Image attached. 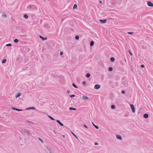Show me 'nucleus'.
Listing matches in <instances>:
<instances>
[{
	"instance_id": "obj_22",
	"label": "nucleus",
	"mask_w": 153,
	"mask_h": 153,
	"mask_svg": "<svg viewBox=\"0 0 153 153\" xmlns=\"http://www.w3.org/2000/svg\"><path fill=\"white\" fill-rule=\"evenodd\" d=\"M22 94L21 93L19 92H18L17 94L15 96H21V95Z\"/></svg>"
},
{
	"instance_id": "obj_27",
	"label": "nucleus",
	"mask_w": 153,
	"mask_h": 153,
	"mask_svg": "<svg viewBox=\"0 0 153 153\" xmlns=\"http://www.w3.org/2000/svg\"><path fill=\"white\" fill-rule=\"evenodd\" d=\"M79 38V37L78 35H76L75 36V39L76 40H78Z\"/></svg>"
},
{
	"instance_id": "obj_15",
	"label": "nucleus",
	"mask_w": 153,
	"mask_h": 153,
	"mask_svg": "<svg viewBox=\"0 0 153 153\" xmlns=\"http://www.w3.org/2000/svg\"><path fill=\"white\" fill-rule=\"evenodd\" d=\"M69 110H75L76 109V108H74L72 107H71L69 108Z\"/></svg>"
},
{
	"instance_id": "obj_32",
	"label": "nucleus",
	"mask_w": 153,
	"mask_h": 153,
	"mask_svg": "<svg viewBox=\"0 0 153 153\" xmlns=\"http://www.w3.org/2000/svg\"><path fill=\"white\" fill-rule=\"evenodd\" d=\"M2 16L4 18H6L7 17L6 15L4 14L2 15Z\"/></svg>"
},
{
	"instance_id": "obj_10",
	"label": "nucleus",
	"mask_w": 153,
	"mask_h": 153,
	"mask_svg": "<svg viewBox=\"0 0 153 153\" xmlns=\"http://www.w3.org/2000/svg\"><path fill=\"white\" fill-rule=\"evenodd\" d=\"M148 117L149 115L147 114H145L143 115V117L145 118H148Z\"/></svg>"
},
{
	"instance_id": "obj_4",
	"label": "nucleus",
	"mask_w": 153,
	"mask_h": 153,
	"mask_svg": "<svg viewBox=\"0 0 153 153\" xmlns=\"http://www.w3.org/2000/svg\"><path fill=\"white\" fill-rule=\"evenodd\" d=\"M100 21L101 23L104 24L105 23L107 22L106 19H100Z\"/></svg>"
},
{
	"instance_id": "obj_36",
	"label": "nucleus",
	"mask_w": 153,
	"mask_h": 153,
	"mask_svg": "<svg viewBox=\"0 0 153 153\" xmlns=\"http://www.w3.org/2000/svg\"><path fill=\"white\" fill-rule=\"evenodd\" d=\"M83 126L85 127V128H86L87 129H88V127L86 126L85 125V124H84L83 125Z\"/></svg>"
},
{
	"instance_id": "obj_39",
	"label": "nucleus",
	"mask_w": 153,
	"mask_h": 153,
	"mask_svg": "<svg viewBox=\"0 0 153 153\" xmlns=\"http://www.w3.org/2000/svg\"><path fill=\"white\" fill-rule=\"evenodd\" d=\"M72 134H73V135L75 137H76L78 139V138L76 137V135L74 134L73 132H72Z\"/></svg>"
},
{
	"instance_id": "obj_23",
	"label": "nucleus",
	"mask_w": 153,
	"mask_h": 153,
	"mask_svg": "<svg viewBox=\"0 0 153 153\" xmlns=\"http://www.w3.org/2000/svg\"><path fill=\"white\" fill-rule=\"evenodd\" d=\"M48 117L50 118L52 120H55V119L53 118V117H51V116H48Z\"/></svg>"
},
{
	"instance_id": "obj_17",
	"label": "nucleus",
	"mask_w": 153,
	"mask_h": 153,
	"mask_svg": "<svg viewBox=\"0 0 153 153\" xmlns=\"http://www.w3.org/2000/svg\"><path fill=\"white\" fill-rule=\"evenodd\" d=\"M90 76V74L89 73H88L86 74V76L87 78H89Z\"/></svg>"
},
{
	"instance_id": "obj_30",
	"label": "nucleus",
	"mask_w": 153,
	"mask_h": 153,
	"mask_svg": "<svg viewBox=\"0 0 153 153\" xmlns=\"http://www.w3.org/2000/svg\"><path fill=\"white\" fill-rule=\"evenodd\" d=\"M82 83L84 85H86V82L85 81H83V82Z\"/></svg>"
},
{
	"instance_id": "obj_12",
	"label": "nucleus",
	"mask_w": 153,
	"mask_h": 153,
	"mask_svg": "<svg viewBox=\"0 0 153 153\" xmlns=\"http://www.w3.org/2000/svg\"><path fill=\"white\" fill-rule=\"evenodd\" d=\"M92 124L94 126V127H95L96 129H98L99 128V127H98V126H96V125H95L94 124V123L93 122H92Z\"/></svg>"
},
{
	"instance_id": "obj_34",
	"label": "nucleus",
	"mask_w": 153,
	"mask_h": 153,
	"mask_svg": "<svg viewBox=\"0 0 153 153\" xmlns=\"http://www.w3.org/2000/svg\"><path fill=\"white\" fill-rule=\"evenodd\" d=\"M21 132L22 134H25V131H24V130H22L21 131Z\"/></svg>"
},
{
	"instance_id": "obj_9",
	"label": "nucleus",
	"mask_w": 153,
	"mask_h": 153,
	"mask_svg": "<svg viewBox=\"0 0 153 153\" xmlns=\"http://www.w3.org/2000/svg\"><path fill=\"white\" fill-rule=\"evenodd\" d=\"M56 122L58 123L61 126H63L64 125L59 120H56Z\"/></svg>"
},
{
	"instance_id": "obj_41",
	"label": "nucleus",
	"mask_w": 153,
	"mask_h": 153,
	"mask_svg": "<svg viewBox=\"0 0 153 153\" xmlns=\"http://www.w3.org/2000/svg\"><path fill=\"white\" fill-rule=\"evenodd\" d=\"M66 92L67 94H68L70 93V91L69 90H68Z\"/></svg>"
},
{
	"instance_id": "obj_29",
	"label": "nucleus",
	"mask_w": 153,
	"mask_h": 153,
	"mask_svg": "<svg viewBox=\"0 0 153 153\" xmlns=\"http://www.w3.org/2000/svg\"><path fill=\"white\" fill-rule=\"evenodd\" d=\"M128 51H129V52L130 54V55H131V56H132L133 55V54L132 53V52H131V51H130V50H128Z\"/></svg>"
},
{
	"instance_id": "obj_19",
	"label": "nucleus",
	"mask_w": 153,
	"mask_h": 153,
	"mask_svg": "<svg viewBox=\"0 0 153 153\" xmlns=\"http://www.w3.org/2000/svg\"><path fill=\"white\" fill-rule=\"evenodd\" d=\"M6 59H4L2 61V63H4L6 62Z\"/></svg>"
},
{
	"instance_id": "obj_16",
	"label": "nucleus",
	"mask_w": 153,
	"mask_h": 153,
	"mask_svg": "<svg viewBox=\"0 0 153 153\" xmlns=\"http://www.w3.org/2000/svg\"><path fill=\"white\" fill-rule=\"evenodd\" d=\"M24 17L25 19H27L28 18V16L27 14H25L24 15Z\"/></svg>"
},
{
	"instance_id": "obj_26",
	"label": "nucleus",
	"mask_w": 153,
	"mask_h": 153,
	"mask_svg": "<svg viewBox=\"0 0 153 153\" xmlns=\"http://www.w3.org/2000/svg\"><path fill=\"white\" fill-rule=\"evenodd\" d=\"M124 86L126 87H127L128 86V83L127 82H124Z\"/></svg>"
},
{
	"instance_id": "obj_46",
	"label": "nucleus",
	"mask_w": 153,
	"mask_h": 153,
	"mask_svg": "<svg viewBox=\"0 0 153 153\" xmlns=\"http://www.w3.org/2000/svg\"><path fill=\"white\" fill-rule=\"evenodd\" d=\"M100 3L101 4H102V1H100Z\"/></svg>"
},
{
	"instance_id": "obj_47",
	"label": "nucleus",
	"mask_w": 153,
	"mask_h": 153,
	"mask_svg": "<svg viewBox=\"0 0 153 153\" xmlns=\"http://www.w3.org/2000/svg\"><path fill=\"white\" fill-rule=\"evenodd\" d=\"M16 97V100H17V98L19 97V96H15Z\"/></svg>"
},
{
	"instance_id": "obj_24",
	"label": "nucleus",
	"mask_w": 153,
	"mask_h": 153,
	"mask_svg": "<svg viewBox=\"0 0 153 153\" xmlns=\"http://www.w3.org/2000/svg\"><path fill=\"white\" fill-rule=\"evenodd\" d=\"M72 85L74 88H78L77 86L74 83H73Z\"/></svg>"
},
{
	"instance_id": "obj_3",
	"label": "nucleus",
	"mask_w": 153,
	"mask_h": 153,
	"mask_svg": "<svg viewBox=\"0 0 153 153\" xmlns=\"http://www.w3.org/2000/svg\"><path fill=\"white\" fill-rule=\"evenodd\" d=\"M101 87L100 85L99 84H96L94 86V88L96 89H98Z\"/></svg>"
},
{
	"instance_id": "obj_44",
	"label": "nucleus",
	"mask_w": 153,
	"mask_h": 153,
	"mask_svg": "<svg viewBox=\"0 0 153 153\" xmlns=\"http://www.w3.org/2000/svg\"><path fill=\"white\" fill-rule=\"evenodd\" d=\"M60 55H62L63 54V52L62 51H61L60 52Z\"/></svg>"
},
{
	"instance_id": "obj_5",
	"label": "nucleus",
	"mask_w": 153,
	"mask_h": 153,
	"mask_svg": "<svg viewBox=\"0 0 153 153\" xmlns=\"http://www.w3.org/2000/svg\"><path fill=\"white\" fill-rule=\"evenodd\" d=\"M25 132L27 133V134L28 135H31V133L29 132V131L27 129H24Z\"/></svg>"
},
{
	"instance_id": "obj_6",
	"label": "nucleus",
	"mask_w": 153,
	"mask_h": 153,
	"mask_svg": "<svg viewBox=\"0 0 153 153\" xmlns=\"http://www.w3.org/2000/svg\"><path fill=\"white\" fill-rule=\"evenodd\" d=\"M12 109L13 110H16V111H22L23 110L22 109H18V108H16L13 107H12Z\"/></svg>"
},
{
	"instance_id": "obj_48",
	"label": "nucleus",
	"mask_w": 153,
	"mask_h": 153,
	"mask_svg": "<svg viewBox=\"0 0 153 153\" xmlns=\"http://www.w3.org/2000/svg\"><path fill=\"white\" fill-rule=\"evenodd\" d=\"M70 96H75V95L74 94H72V95H70Z\"/></svg>"
},
{
	"instance_id": "obj_43",
	"label": "nucleus",
	"mask_w": 153,
	"mask_h": 153,
	"mask_svg": "<svg viewBox=\"0 0 153 153\" xmlns=\"http://www.w3.org/2000/svg\"><path fill=\"white\" fill-rule=\"evenodd\" d=\"M141 67L142 68H144V65H141Z\"/></svg>"
},
{
	"instance_id": "obj_11",
	"label": "nucleus",
	"mask_w": 153,
	"mask_h": 153,
	"mask_svg": "<svg viewBox=\"0 0 153 153\" xmlns=\"http://www.w3.org/2000/svg\"><path fill=\"white\" fill-rule=\"evenodd\" d=\"M35 108L34 107H30L29 108H26V110H28L29 109H35Z\"/></svg>"
},
{
	"instance_id": "obj_49",
	"label": "nucleus",
	"mask_w": 153,
	"mask_h": 153,
	"mask_svg": "<svg viewBox=\"0 0 153 153\" xmlns=\"http://www.w3.org/2000/svg\"><path fill=\"white\" fill-rule=\"evenodd\" d=\"M70 97H71L72 98V97H74V96H70Z\"/></svg>"
},
{
	"instance_id": "obj_33",
	"label": "nucleus",
	"mask_w": 153,
	"mask_h": 153,
	"mask_svg": "<svg viewBox=\"0 0 153 153\" xmlns=\"http://www.w3.org/2000/svg\"><path fill=\"white\" fill-rule=\"evenodd\" d=\"M12 45L10 43H9L8 44H7L6 45V46H11Z\"/></svg>"
},
{
	"instance_id": "obj_51",
	"label": "nucleus",
	"mask_w": 153,
	"mask_h": 153,
	"mask_svg": "<svg viewBox=\"0 0 153 153\" xmlns=\"http://www.w3.org/2000/svg\"><path fill=\"white\" fill-rule=\"evenodd\" d=\"M50 149H49L48 150H50Z\"/></svg>"
},
{
	"instance_id": "obj_31",
	"label": "nucleus",
	"mask_w": 153,
	"mask_h": 153,
	"mask_svg": "<svg viewBox=\"0 0 153 153\" xmlns=\"http://www.w3.org/2000/svg\"><path fill=\"white\" fill-rule=\"evenodd\" d=\"M38 139L42 143H43V140H42L41 138H40L39 137L38 138Z\"/></svg>"
},
{
	"instance_id": "obj_2",
	"label": "nucleus",
	"mask_w": 153,
	"mask_h": 153,
	"mask_svg": "<svg viewBox=\"0 0 153 153\" xmlns=\"http://www.w3.org/2000/svg\"><path fill=\"white\" fill-rule=\"evenodd\" d=\"M147 4L148 6L153 7V3L150 1H147Z\"/></svg>"
},
{
	"instance_id": "obj_35",
	"label": "nucleus",
	"mask_w": 153,
	"mask_h": 153,
	"mask_svg": "<svg viewBox=\"0 0 153 153\" xmlns=\"http://www.w3.org/2000/svg\"><path fill=\"white\" fill-rule=\"evenodd\" d=\"M128 34H131V35L133 34V32H128Z\"/></svg>"
},
{
	"instance_id": "obj_7",
	"label": "nucleus",
	"mask_w": 153,
	"mask_h": 153,
	"mask_svg": "<svg viewBox=\"0 0 153 153\" xmlns=\"http://www.w3.org/2000/svg\"><path fill=\"white\" fill-rule=\"evenodd\" d=\"M39 37L41 39H42V40L43 41L46 40L47 39V37H42V36H40V35L39 36Z\"/></svg>"
},
{
	"instance_id": "obj_45",
	"label": "nucleus",
	"mask_w": 153,
	"mask_h": 153,
	"mask_svg": "<svg viewBox=\"0 0 153 153\" xmlns=\"http://www.w3.org/2000/svg\"><path fill=\"white\" fill-rule=\"evenodd\" d=\"M94 144H95V145H97L98 144V143H97V142H95V143H94Z\"/></svg>"
},
{
	"instance_id": "obj_14",
	"label": "nucleus",
	"mask_w": 153,
	"mask_h": 153,
	"mask_svg": "<svg viewBox=\"0 0 153 153\" xmlns=\"http://www.w3.org/2000/svg\"><path fill=\"white\" fill-rule=\"evenodd\" d=\"M111 61L112 62H113L115 61V59L113 57H111L110 58Z\"/></svg>"
},
{
	"instance_id": "obj_28",
	"label": "nucleus",
	"mask_w": 153,
	"mask_h": 153,
	"mask_svg": "<svg viewBox=\"0 0 153 153\" xmlns=\"http://www.w3.org/2000/svg\"><path fill=\"white\" fill-rule=\"evenodd\" d=\"M77 5L76 4H75L74 5L73 8L74 9H76V8H77Z\"/></svg>"
},
{
	"instance_id": "obj_13",
	"label": "nucleus",
	"mask_w": 153,
	"mask_h": 153,
	"mask_svg": "<svg viewBox=\"0 0 153 153\" xmlns=\"http://www.w3.org/2000/svg\"><path fill=\"white\" fill-rule=\"evenodd\" d=\"M94 42L93 41H92L90 44V46H93L94 45Z\"/></svg>"
},
{
	"instance_id": "obj_8",
	"label": "nucleus",
	"mask_w": 153,
	"mask_h": 153,
	"mask_svg": "<svg viewBox=\"0 0 153 153\" xmlns=\"http://www.w3.org/2000/svg\"><path fill=\"white\" fill-rule=\"evenodd\" d=\"M116 137L117 139H119L120 140H122V138L121 136L119 135H116Z\"/></svg>"
},
{
	"instance_id": "obj_40",
	"label": "nucleus",
	"mask_w": 153,
	"mask_h": 153,
	"mask_svg": "<svg viewBox=\"0 0 153 153\" xmlns=\"http://www.w3.org/2000/svg\"><path fill=\"white\" fill-rule=\"evenodd\" d=\"M121 93L123 94H124V93H125V91H124V90H123L122 91Z\"/></svg>"
},
{
	"instance_id": "obj_20",
	"label": "nucleus",
	"mask_w": 153,
	"mask_h": 153,
	"mask_svg": "<svg viewBox=\"0 0 153 153\" xmlns=\"http://www.w3.org/2000/svg\"><path fill=\"white\" fill-rule=\"evenodd\" d=\"M88 97L87 96H83V97L82 98V99L83 100H86L87 99H88Z\"/></svg>"
},
{
	"instance_id": "obj_18",
	"label": "nucleus",
	"mask_w": 153,
	"mask_h": 153,
	"mask_svg": "<svg viewBox=\"0 0 153 153\" xmlns=\"http://www.w3.org/2000/svg\"><path fill=\"white\" fill-rule=\"evenodd\" d=\"M113 70V68L112 67H110L109 68L108 70L110 71H111Z\"/></svg>"
},
{
	"instance_id": "obj_42",
	"label": "nucleus",
	"mask_w": 153,
	"mask_h": 153,
	"mask_svg": "<svg viewBox=\"0 0 153 153\" xmlns=\"http://www.w3.org/2000/svg\"><path fill=\"white\" fill-rule=\"evenodd\" d=\"M114 96H111V97H110V99L112 100H113V99H114Z\"/></svg>"
},
{
	"instance_id": "obj_37",
	"label": "nucleus",
	"mask_w": 153,
	"mask_h": 153,
	"mask_svg": "<svg viewBox=\"0 0 153 153\" xmlns=\"http://www.w3.org/2000/svg\"><path fill=\"white\" fill-rule=\"evenodd\" d=\"M31 7V5H28L27 7V8L29 9Z\"/></svg>"
},
{
	"instance_id": "obj_50",
	"label": "nucleus",
	"mask_w": 153,
	"mask_h": 153,
	"mask_svg": "<svg viewBox=\"0 0 153 153\" xmlns=\"http://www.w3.org/2000/svg\"><path fill=\"white\" fill-rule=\"evenodd\" d=\"M54 132L55 133H56V131H54Z\"/></svg>"
},
{
	"instance_id": "obj_1",
	"label": "nucleus",
	"mask_w": 153,
	"mask_h": 153,
	"mask_svg": "<svg viewBox=\"0 0 153 153\" xmlns=\"http://www.w3.org/2000/svg\"><path fill=\"white\" fill-rule=\"evenodd\" d=\"M130 105L132 109L133 112V113L135 112V107H134V105L132 104H130Z\"/></svg>"
},
{
	"instance_id": "obj_25",
	"label": "nucleus",
	"mask_w": 153,
	"mask_h": 153,
	"mask_svg": "<svg viewBox=\"0 0 153 153\" xmlns=\"http://www.w3.org/2000/svg\"><path fill=\"white\" fill-rule=\"evenodd\" d=\"M111 108L112 109H114L115 108V105H112L111 106Z\"/></svg>"
},
{
	"instance_id": "obj_38",
	"label": "nucleus",
	"mask_w": 153,
	"mask_h": 153,
	"mask_svg": "<svg viewBox=\"0 0 153 153\" xmlns=\"http://www.w3.org/2000/svg\"><path fill=\"white\" fill-rule=\"evenodd\" d=\"M26 121L28 123H33V122H30V121H28V120H26Z\"/></svg>"
},
{
	"instance_id": "obj_21",
	"label": "nucleus",
	"mask_w": 153,
	"mask_h": 153,
	"mask_svg": "<svg viewBox=\"0 0 153 153\" xmlns=\"http://www.w3.org/2000/svg\"><path fill=\"white\" fill-rule=\"evenodd\" d=\"M13 42L15 43H17V42H18L19 40L18 39H16L14 40Z\"/></svg>"
}]
</instances>
